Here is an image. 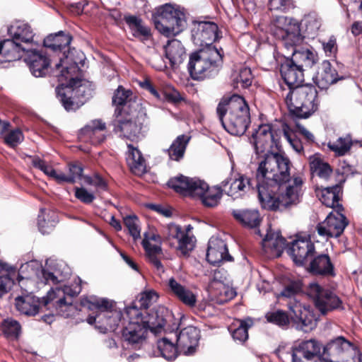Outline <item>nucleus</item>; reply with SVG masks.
<instances>
[{"instance_id":"61","label":"nucleus","mask_w":362,"mask_h":362,"mask_svg":"<svg viewBox=\"0 0 362 362\" xmlns=\"http://www.w3.org/2000/svg\"><path fill=\"white\" fill-rule=\"evenodd\" d=\"M74 195L76 199L86 204L92 203L95 198L93 193L88 192L84 187H76L74 188Z\"/></svg>"},{"instance_id":"8","label":"nucleus","mask_w":362,"mask_h":362,"mask_svg":"<svg viewBox=\"0 0 362 362\" xmlns=\"http://www.w3.org/2000/svg\"><path fill=\"white\" fill-rule=\"evenodd\" d=\"M152 21L156 29L166 37L180 34L187 25L184 10L172 4L156 7L152 13Z\"/></svg>"},{"instance_id":"14","label":"nucleus","mask_w":362,"mask_h":362,"mask_svg":"<svg viewBox=\"0 0 362 362\" xmlns=\"http://www.w3.org/2000/svg\"><path fill=\"white\" fill-rule=\"evenodd\" d=\"M164 235L168 244L184 256L189 255L195 247V237L184 232L182 228L175 223H170L166 226Z\"/></svg>"},{"instance_id":"24","label":"nucleus","mask_w":362,"mask_h":362,"mask_svg":"<svg viewBox=\"0 0 362 362\" xmlns=\"http://www.w3.org/2000/svg\"><path fill=\"white\" fill-rule=\"evenodd\" d=\"M80 137L93 145L101 144L106 138V124L101 119L91 120L81 129Z\"/></svg>"},{"instance_id":"34","label":"nucleus","mask_w":362,"mask_h":362,"mask_svg":"<svg viewBox=\"0 0 362 362\" xmlns=\"http://www.w3.org/2000/svg\"><path fill=\"white\" fill-rule=\"evenodd\" d=\"M127 147L126 159L131 170L136 175H142L146 171V162L141 151L132 144H129Z\"/></svg>"},{"instance_id":"44","label":"nucleus","mask_w":362,"mask_h":362,"mask_svg":"<svg viewBox=\"0 0 362 362\" xmlns=\"http://www.w3.org/2000/svg\"><path fill=\"white\" fill-rule=\"evenodd\" d=\"M157 346L160 356L168 361H173L177 356L179 347L166 337L158 340Z\"/></svg>"},{"instance_id":"29","label":"nucleus","mask_w":362,"mask_h":362,"mask_svg":"<svg viewBox=\"0 0 362 362\" xmlns=\"http://www.w3.org/2000/svg\"><path fill=\"white\" fill-rule=\"evenodd\" d=\"M262 247L265 252H271L277 256H280L286 244V240L283 238L280 232L268 231L263 238Z\"/></svg>"},{"instance_id":"37","label":"nucleus","mask_w":362,"mask_h":362,"mask_svg":"<svg viewBox=\"0 0 362 362\" xmlns=\"http://www.w3.org/2000/svg\"><path fill=\"white\" fill-rule=\"evenodd\" d=\"M310 172L313 176L327 180L332 173L329 164L323 160L320 154L316 153L309 157Z\"/></svg>"},{"instance_id":"45","label":"nucleus","mask_w":362,"mask_h":362,"mask_svg":"<svg viewBox=\"0 0 362 362\" xmlns=\"http://www.w3.org/2000/svg\"><path fill=\"white\" fill-rule=\"evenodd\" d=\"M57 223V221L54 214L52 215L46 214L44 209H40L37 217V226L42 234L49 233L54 229Z\"/></svg>"},{"instance_id":"28","label":"nucleus","mask_w":362,"mask_h":362,"mask_svg":"<svg viewBox=\"0 0 362 362\" xmlns=\"http://www.w3.org/2000/svg\"><path fill=\"white\" fill-rule=\"evenodd\" d=\"M310 272L315 275L334 276V267L328 255L316 256L310 263Z\"/></svg>"},{"instance_id":"13","label":"nucleus","mask_w":362,"mask_h":362,"mask_svg":"<svg viewBox=\"0 0 362 362\" xmlns=\"http://www.w3.org/2000/svg\"><path fill=\"white\" fill-rule=\"evenodd\" d=\"M308 293L313 298L315 308L322 315L334 310H344L342 301L338 296L316 283L310 284Z\"/></svg>"},{"instance_id":"3","label":"nucleus","mask_w":362,"mask_h":362,"mask_svg":"<svg viewBox=\"0 0 362 362\" xmlns=\"http://www.w3.org/2000/svg\"><path fill=\"white\" fill-rule=\"evenodd\" d=\"M192 40L201 48L189 57L188 71L194 80H204L216 76L223 64L222 49L213 45L217 40L218 27L210 21H194L191 28Z\"/></svg>"},{"instance_id":"1","label":"nucleus","mask_w":362,"mask_h":362,"mask_svg":"<svg viewBox=\"0 0 362 362\" xmlns=\"http://www.w3.org/2000/svg\"><path fill=\"white\" fill-rule=\"evenodd\" d=\"M280 139L279 129L270 124L259 125L250 138L255 153H264L254 181L262 208L270 211L293 207L300 202L303 195V180L299 176H291L289 158L270 152L274 145L278 146Z\"/></svg>"},{"instance_id":"49","label":"nucleus","mask_w":362,"mask_h":362,"mask_svg":"<svg viewBox=\"0 0 362 362\" xmlns=\"http://www.w3.org/2000/svg\"><path fill=\"white\" fill-rule=\"evenodd\" d=\"M265 318L268 322L282 328L286 327L290 322V319L287 313L281 310L267 313Z\"/></svg>"},{"instance_id":"55","label":"nucleus","mask_w":362,"mask_h":362,"mask_svg":"<svg viewBox=\"0 0 362 362\" xmlns=\"http://www.w3.org/2000/svg\"><path fill=\"white\" fill-rule=\"evenodd\" d=\"M330 349L337 354L348 351L353 348V344L343 337H339L329 344Z\"/></svg>"},{"instance_id":"36","label":"nucleus","mask_w":362,"mask_h":362,"mask_svg":"<svg viewBox=\"0 0 362 362\" xmlns=\"http://www.w3.org/2000/svg\"><path fill=\"white\" fill-rule=\"evenodd\" d=\"M72 37L70 35L66 34L63 31H59L55 34H51L44 40V45L50 48L53 51H63L64 54L66 52V48H68Z\"/></svg>"},{"instance_id":"26","label":"nucleus","mask_w":362,"mask_h":362,"mask_svg":"<svg viewBox=\"0 0 362 362\" xmlns=\"http://www.w3.org/2000/svg\"><path fill=\"white\" fill-rule=\"evenodd\" d=\"M320 346L313 339L306 340L300 342L298 345L293 346L291 350L292 361H299L302 359H309L319 356Z\"/></svg>"},{"instance_id":"64","label":"nucleus","mask_w":362,"mask_h":362,"mask_svg":"<svg viewBox=\"0 0 362 362\" xmlns=\"http://www.w3.org/2000/svg\"><path fill=\"white\" fill-rule=\"evenodd\" d=\"M129 90H126L122 86H119L114 93L112 103L116 105H124L129 96Z\"/></svg>"},{"instance_id":"48","label":"nucleus","mask_w":362,"mask_h":362,"mask_svg":"<svg viewBox=\"0 0 362 362\" xmlns=\"http://www.w3.org/2000/svg\"><path fill=\"white\" fill-rule=\"evenodd\" d=\"M31 158L32 165L34 168L39 169L46 175L59 183V178L58 177H60V172H57L51 165H48L45 160L41 159L38 156H33Z\"/></svg>"},{"instance_id":"47","label":"nucleus","mask_w":362,"mask_h":362,"mask_svg":"<svg viewBox=\"0 0 362 362\" xmlns=\"http://www.w3.org/2000/svg\"><path fill=\"white\" fill-rule=\"evenodd\" d=\"M253 325V320L252 318H247L240 321L239 326L231 330V335L233 339L240 343L245 341L248 338V328Z\"/></svg>"},{"instance_id":"56","label":"nucleus","mask_w":362,"mask_h":362,"mask_svg":"<svg viewBox=\"0 0 362 362\" xmlns=\"http://www.w3.org/2000/svg\"><path fill=\"white\" fill-rule=\"evenodd\" d=\"M175 297L185 305L192 308L196 305L197 296L187 287H185Z\"/></svg>"},{"instance_id":"40","label":"nucleus","mask_w":362,"mask_h":362,"mask_svg":"<svg viewBox=\"0 0 362 362\" xmlns=\"http://www.w3.org/2000/svg\"><path fill=\"white\" fill-rule=\"evenodd\" d=\"M339 187L338 185L325 188L322 191L320 201L330 208L343 210L342 205L339 204Z\"/></svg>"},{"instance_id":"54","label":"nucleus","mask_w":362,"mask_h":362,"mask_svg":"<svg viewBox=\"0 0 362 362\" xmlns=\"http://www.w3.org/2000/svg\"><path fill=\"white\" fill-rule=\"evenodd\" d=\"M158 298V296L155 291H145L141 294L136 305L139 310H142L143 313H144V310H147L152 303L157 300Z\"/></svg>"},{"instance_id":"52","label":"nucleus","mask_w":362,"mask_h":362,"mask_svg":"<svg viewBox=\"0 0 362 362\" xmlns=\"http://www.w3.org/2000/svg\"><path fill=\"white\" fill-rule=\"evenodd\" d=\"M1 329L6 337L18 338L21 327L18 321L12 318H7L2 322Z\"/></svg>"},{"instance_id":"15","label":"nucleus","mask_w":362,"mask_h":362,"mask_svg":"<svg viewBox=\"0 0 362 362\" xmlns=\"http://www.w3.org/2000/svg\"><path fill=\"white\" fill-rule=\"evenodd\" d=\"M142 129L143 123L139 119H133L129 115L124 117L122 112L114 120L115 132L131 141H136L144 136Z\"/></svg>"},{"instance_id":"22","label":"nucleus","mask_w":362,"mask_h":362,"mask_svg":"<svg viewBox=\"0 0 362 362\" xmlns=\"http://www.w3.org/2000/svg\"><path fill=\"white\" fill-rule=\"evenodd\" d=\"M280 73L290 90L300 86L304 81L303 69L301 68V65L296 64L289 57H286L281 63Z\"/></svg>"},{"instance_id":"60","label":"nucleus","mask_w":362,"mask_h":362,"mask_svg":"<svg viewBox=\"0 0 362 362\" xmlns=\"http://www.w3.org/2000/svg\"><path fill=\"white\" fill-rule=\"evenodd\" d=\"M83 180L87 185L93 186L98 189L103 191L107 189V182L98 173L93 176L86 175L83 177Z\"/></svg>"},{"instance_id":"25","label":"nucleus","mask_w":362,"mask_h":362,"mask_svg":"<svg viewBox=\"0 0 362 362\" xmlns=\"http://www.w3.org/2000/svg\"><path fill=\"white\" fill-rule=\"evenodd\" d=\"M29 49L12 38L0 41L1 64L3 62H10L20 59L23 54H27Z\"/></svg>"},{"instance_id":"16","label":"nucleus","mask_w":362,"mask_h":362,"mask_svg":"<svg viewBox=\"0 0 362 362\" xmlns=\"http://www.w3.org/2000/svg\"><path fill=\"white\" fill-rule=\"evenodd\" d=\"M291 311V318L295 324L296 328L308 332L316 326V321L310 310L298 301L290 302L288 305Z\"/></svg>"},{"instance_id":"23","label":"nucleus","mask_w":362,"mask_h":362,"mask_svg":"<svg viewBox=\"0 0 362 362\" xmlns=\"http://www.w3.org/2000/svg\"><path fill=\"white\" fill-rule=\"evenodd\" d=\"M206 259L213 265L232 259V257L228 253L227 245L221 238L212 236L209 239L206 251Z\"/></svg>"},{"instance_id":"12","label":"nucleus","mask_w":362,"mask_h":362,"mask_svg":"<svg viewBox=\"0 0 362 362\" xmlns=\"http://www.w3.org/2000/svg\"><path fill=\"white\" fill-rule=\"evenodd\" d=\"M140 315H139L142 320H140L148 332L150 330L151 332L158 334L162 331L173 332L177 329L178 326L174 323L173 325H169L168 322L172 319L173 316L170 311L165 307H159L156 310H151L149 311L139 310Z\"/></svg>"},{"instance_id":"38","label":"nucleus","mask_w":362,"mask_h":362,"mask_svg":"<svg viewBox=\"0 0 362 362\" xmlns=\"http://www.w3.org/2000/svg\"><path fill=\"white\" fill-rule=\"evenodd\" d=\"M337 209L335 212H331L325 219V223L329 227V232L332 231V236L338 237L344 230L348 224L346 216Z\"/></svg>"},{"instance_id":"7","label":"nucleus","mask_w":362,"mask_h":362,"mask_svg":"<svg viewBox=\"0 0 362 362\" xmlns=\"http://www.w3.org/2000/svg\"><path fill=\"white\" fill-rule=\"evenodd\" d=\"M79 64L83 65L81 59L78 62L73 61L69 55H66L64 59L61 58L59 62L56 64L57 69H59L61 66L62 67L60 74L57 75L58 81L62 83L64 81L69 80L67 85L64 86V83H62L56 88L57 98L67 111L75 110L78 108V104L74 101L72 96L76 90L74 87L77 86L78 83V81L74 76L80 70ZM82 88V86H78L76 92H81Z\"/></svg>"},{"instance_id":"51","label":"nucleus","mask_w":362,"mask_h":362,"mask_svg":"<svg viewBox=\"0 0 362 362\" xmlns=\"http://www.w3.org/2000/svg\"><path fill=\"white\" fill-rule=\"evenodd\" d=\"M252 78L251 69L243 66L239 69L238 74L234 76L233 81L238 86L240 85L243 88H247L252 84Z\"/></svg>"},{"instance_id":"41","label":"nucleus","mask_w":362,"mask_h":362,"mask_svg":"<svg viewBox=\"0 0 362 362\" xmlns=\"http://www.w3.org/2000/svg\"><path fill=\"white\" fill-rule=\"evenodd\" d=\"M301 25L308 37L314 38L321 26V20L315 13L305 15L301 21Z\"/></svg>"},{"instance_id":"58","label":"nucleus","mask_w":362,"mask_h":362,"mask_svg":"<svg viewBox=\"0 0 362 362\" xmlns=\"http://www.w3.org/2000/svg\"><path fill=\"white\" fill-rule=\"evenodd\" d=\"M24 136L22 132L19 129L11 131L5 135L4 142L10 147L14 148L23 141Z\"/></svg>"},{"instance_id":"57","label":"nucleus","mask_w":362,"mask_h":362,"mask_svg":"<svg viewBox=\"0 0 362 362\" xmlns=\"http://www.w3.org/2000/svg\"><path fill=\"white\" fill-rule=\"evenodd\" d=\"M271 11L286 13L294 7L292 0H269Z\"/></svg>"},{"instance_id":"43","label":"nucleus","mask_w":362,"mask_h":362,"mask_svg":"<svg viewBox=\"0 0 362 362\" xmlns=\"http://www.w3.org/2000/svg\"><path fill=\"white\" fill-rule=\"evenodd\" d=\"M209 288L211 294L220 303L228 301L233 296V291L223 282H213L209 284Z\"/></svg>"},{"instance_id":"35","label":"nucleus","mask_w":362,"mask_h":362,"mask_svg":"<svg viewBox=\"0 0 362 362\" xmlns=\"http://www.w3.org/2000/svg\"><path fill=\"white\" fill-rule=\"evenodd\" d=\"M250 178L245 176H240L234 180L227 189L224 188V191L227 195L238 199L243 196L250 188H254V184Z\"/></svg>"},{"instance_id":"27","label":"nucleus","mask_w":362,"mask_h":362,"mask_svg":"<svg viewBox=\"0 0 362 362\" xmlns=\"http://www.w3.org/2000/svg\"><path fill=\"white\" fill-rule=\"evenodd\" d=\"M164 49L165 57L173 68L179 66L186 58L185 49L182 42L177 39L168 40Z\"/></svg>"},{"instance_id":"4","label":"nucleus","mask_w":362,"mask_h":362,"mask_svg":"<svg viewBox=\"0 0 362 362\" xmlns=\"http://www.w3.org/2000/svg\"><path fill=\"white\" fill-rule=\"evenodd\" d=\"M230 181L226 179L221 182V186L210 187L204 181L198 177H189L180 175L170 178L168 185L176 192L195 199H199L206 207L216 206L222 197L223 188L227 187Z\"/></svg>"},{"instance_id":"20","label":"nucleus","mask_w":362,"mask_h":362,"mask_svg":"<svg viewBox=\"0 0 362 362\" xmlns=\"http://www.w3.org/2000/svg\"><path fill=\"white\" fill-rule=\"evenodd\" d=\"M199 339V329L194 326H187L177 336V345L185 355H192L196 351Z\"/></svg>"},{"instance_id":"33","label":"nucleus","mask_w":362,"mask_h":362,"mask_svg":"<svg viewBox=\"0 0 362 362\" xmlns=\"http://www.w3.org/2000/svg\"><path fill=\"white\" fill-rule=\"evenodd\" d=\"M232 214L236 221L251 228L257 227L261 221L259 213L256 209H233Z\"/></svg>"},{"instance_id":"62","label":"nucleus","mask_w":362,"mask_h":362,"mask_svg":"<svg viewBox=\"0 0 362 362\" xmlns=\"http://www.w3.org/2000/svg\"><path fill=\"white\" fill-rule=\"evenodd\" d=\"M142 245L146 251L148 259L152 257H157L161 254V247L158 244H153L150 240L144 238L142 240Z\"/></svg>"},{"instance_id":"5","label":"nucleus","mask_w":362,"mask_h":362,"mask_svg":"<svg viewBox=\"0 0 362 362\" xmlns=\"http://www.w3.org/2000/svg\"><path fill=\"white\" fill-rule=\"evenodd\" d=\"M223 128L231 135L242 136L250 123V109L245 98L238 95L223 98L216 108Z\"/></svg>"},{"instance_id":"59","label":"nucleus","mask_w":362,"mask_h":362,"mask_svg":"<svg viewBox=\"0 0 362 362\" xmlns=\"http://www.w3.org/2000/svg\"><path fill=\"white\" fill-rule=\"evenodd\" d=\"M320 42L325 56L336 58L338 50L336 38L331 36L327 41L322 40Z\"/></svg>"},{"instance_id":"10","label":"nucleus","mask_w":362,"mask_h":362,"mask_svg":"<svg viewBox=\"0 0 362 362\" xmlns=\"http://www.w3.org/2000/svg\"><path fill=\"white\" fill-rule=\"evenodd\" d=\"M270 30L274 37L281 40L284 47L300 45L303 40L300 25L298 20L293 18L276 16L271 24Z\"/></svg>"},{"instance_id":"19","label":"nucleus","mask_w":362,"mask_h":362,"mask_svg":"<svg viewBox=\"0 0 362 362\" xmlns=\"http://www.w3.org/2000/svg\"><path fill=\"white\" fill-rule=\"evenodd\" d=\"M45 299L46 296L40 299L30 293L16 297L15 305L21 314L27 316H35L39 313L40 308L42 307H47L48 310L52 309L51 305H45L44 304Z\"/></svg>"},{"instance_id":"2","label":"nucleus","mask_w":362,"mask_h":362,"mask_svg":"<svg viewBox=\"0 0 362 362\" xmlns=\"http://www.w3.org/2000/svg\"><path fill=\"white\" fill-rule=\"evenodd\" d=\"M82 305L92 312L86 319L87 322L95 325L100 332L115 331L122 321V337L127 346L139 349L146 344L148 332L140 321L142 319L139 316L136 305L126 307L123 314L117 309L115 301L106 298L92 296L83 300Z\"/></svg>"},{"instance_id":"31","label":"nucleus","mask_w":362,"mask_h":362,"mask_svg":"<svg viewBox=\"0 0 362 362\" xmlns=\"http://www.w3.org/2000/svg\"><path fill=\"white\" fill-rule=\"evenodd\" d=\"M298 45H293L291 47H284L288 52H291L293 60L298 65H301V68L312 67L317 62V55L309 49H298Z\"/></svg>"},{"instance_id":"42","label":"nucleus","mask_w":362,"mask_h":362,"mask_svg":"<svg viewBox=\"0 0 362 362\" xmlns=\"http://www.w3.org/2000/svg\"><path fill=\"white\" fill-rule=\"evenodd\" d=\"M355 142L357 143L358 141H355ZM354 143V141L352 140L351 135L346 134L344 136L338 138L334 142H329L327 146L337 156H341L350 151Z\"/></svg>"},{"instance_id":"6","label":"nucleus","mask_w":362,"mask_h":362,"mask_svg":"<svg viewBox=\"0 0 362 362\" xmlns=\"http://www.w3.org/2000/svg\"><path fill=\"white\" fill-rule=\"evenodd\" d=\"M36 276L45 284H57L65 281L71 275V269L63 261L49 259L46 260L45 267L40 265L38 262L33 260L25 262L21 266L18 280Z\"/></svg>"},{"instance_id":"63","label":"nucleus","mask_w":362,"mask_h":362,"mask_svg":"<svg viewBox=\"0 0 362 362\" xmlns=\"http://www.w3.org/2000/svg\"><path fill=\"white\" fill-rule=\"evenodd\" d=\"M300 291V284L298 282L292 281L284 288L279 296L291 298Z\"/></svg>"},{"instance_id":"21","label":"nucleus","mask_w":362,"mask_h":362,"mask_svg":"<svg viewBox=\"0 0 362 362\" xmlns=\"http://www.w3.org/2000/svg\"><path fill=\"white\" fill-rule=\"evenodd\" d=\"M315 245L310 238H303L294 240L288 247V253L296 264L303 266L307 259L313 256Z\"/></svg>"},{"instance_id":"11","label":"nucleus","mask_w":362,"mask_h":362,"mask_svg":"<svg viewBox=\"0 0 362 362\" xmlns=\"http://www.w3.org/2000/svg\"><path fill=\"white\" fill-rule=\"evenodd\" d=\"M81 280L78 278L71 285H65L63 288L56 287L49 291L44 300L45 305H51L56 313L61 314L64 308L71 305L73 297L78 296L81 291Z\"/></svg>"},{"instance_id":"30","label":"nucleus","mask_w":362,"mask_h":362,"mask_svg":"<svg viewBox=\"0 0 362 362\" xmlns=\"http://www.w3.org/2000/svg\"><path fill=\"white\" fill-rule=\"evenodd\" d=\"M124 21L134 37L142 41L148 40L151 37V28L141 18L131 15L125 16Z\"/></svg>"},{"instance_id":"17","label":"nucleus","mask_w":362,"mask_h":362,"mask_svg":"<svg viewBox=\"0 0 362 362\" xmlns=\"http://www.w3.org/2000/svg\"><path fill=\"white\" fill-rule=\"evenodd\" d=\"M24 61L35 77H43L49 71V59L45 53L38 51L36 47L29 49Z\"/></svg>"},{"instance_id":"18","label":"nucleus","mask_w":362,"mask_h":362,"mask_svg":"<svg viewBox=\"0 0 362 362\" xmlns=\"http://www.w3.org/2000/svg\"><path fill=\"white\" fill-rule=\"evenodd\" d=\"M11 38L28 48H34L37 44L34 40L35 33L31 26L25 22L17 21L8 28Z\"/></svg>"},{"instance_id":"9","label":"nucleus","mask_w":362,"mask_h":362,"mask_svg":"<svg viewBox=\"0 0 362 362\" xmlns=\"http://www.w3.org/2000/svg\"><path fill=\"white\" fill-rule=\"evenodd\" d=\"M290 114L297 118H308L318 107L317 91L310 84L297 86L290 90L286 97Z\"/></svg>"},{"instance_id":"39","label":"nucleus","mask_w":362,"mask_h":362,"mask_svg":"<svg viewBox=\"0 0 362 362\" xmlns=\"http://www.w3.org/2000/svg\"><path fill=\"white\" fill-rule=\"evenodd\" d=\"M189 139V136L182 134L178 136L173 141L169 148L167 150L170 160L179 161L183 158Z\"/></svg>"},{"instance_id":"46","label":"nucleus","mask_w":362,"mask_h":362,"mask_svg":"<svg viewBox=\"0 0 362 362\" xmlns=\"http://www.w3.org/2000/svg\"><path fill=\"white\" fill-rule=\"evenodd\" d=\"M279 132L281 137L283 136L295 151L300 153L303 151V147L301 142L296 138L295 132L286 123L281 124Z\"/></svg>"},{"instance_id":"50","label":"nucleus","mask_w":362,"mask_h":362,"mask_svg":"<svg viewBox=\"0 0 362 362\" xmlns=\"http://www.w3.org/2000/svg\"><path fill=\"white\" fill-rule=\"evenodd\" d=\"M83 168L77 164L69 165V175H66L64 173L60 172L59 183L69 182L74 183L77 180L82 177Z\"/></svg>"},{"instance_id":"32","label":"nucleus","mask_w":362,"mask_h":362,"mask_svg":"<svg viewBox=\"0 0 362 362\" xmlns=\"http://www.w3.org/2000/svg\"><path fill=\"white\" fill-rule=\"evenodd\" d=\"M342 77H339L337 71L332 68L328 60H324L322 63V71L317 78V85L321 89H326L330 85L335 83Z\"/></svg>"},{"instance_id":"53","label":"nucleus","mask_w":362,"mask_h":362,"mask_svg":"<svg viewBox=\"0 0 362 362\" xmlns=\"http://www.w3.org/2000/svg\"><path fill=\"white\" fill-rule=\"evenodd\" d=\"M124 223L134 241L141 239V229L139 225V219L136 216L129 215L125 216L124 218Z\"/></svg>"}]
</instances>
